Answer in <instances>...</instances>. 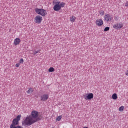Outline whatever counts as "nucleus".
I'll return each instance as SVG.
<instances>
[{
	"label": "nucleus",
	"instance_id": "f257e3e1",
	"mask_svg": "<svg viewBox=\"0 0 128 128\" xmlns=\"http://www.w3.org/2000/svg\"><path fill=\"white\" fill-rule=\"evenodd\" d=\"M36 121L33 120L32 118V116H27L24 120V121L22 122V124L25 126H32V124H36Z\"/></svg>",
	"mask_w": 128,
	"mask_h": 128
},
{
	"label": "nucleus",
	"instance_id": "f03ea898",
	"mask_svg": "<svg viewBox=\"0 0 128 128\" xmlns=\"http://www.w3.org/2000/svg\"><path fill=\"white\" fill-rule=\"evenodd\" d=\"M35 12L38 14L42 16H48L46 10L44 9L36 8L35 9Z\"/></svg>",
	"mask_w": 128,
	"mask_h": 128
},
{
	"label": "nucleus",
	"instance_id": "7ed1b4c3",
	"mask_svg": "<svg viewBox=\"0 0 128 128\" xmlns=\"http://www.w3.org/2000/svg\"><path fill=\"white\" fill-rule=\"evenodd\" d=\"M31 117L34 120L36 121V122L38 120V116H40V113L36 110L32 111L31 114Z\"/></svg>",
	"mask_w": 128,
	"mask_h": 128
},
{
	"label": "nucleus",
	"instance_id": "20e7f679",
	"mask_svg": "<svg viewBox=\"0 0 128 128\" xmlns=\"http://www.w3.org/2000/svg\"><path fill=\"white\" fill-rule=\"evenodd\" d=\"M42 16L40 15H38L35 17L34 22H36L38 24H42Z\"/></svg>",
	"mask_w": 128,
	"mask_h": 128
},
{
	"label": "nucleus",
	"instance_id": "39448f33",
	"mask_svg": "<svg viewBox=\"0 0 128 128\" xmlns=\"http://www.w3.org/2000/svg\"><path fill=\"white\" fill-rule=\"evenodd\" d=\"M60 2H55V6L54 8V10L55 12H60L62 8H60Z\"/></svg>",
	"mask_w": 128,
	"mask_h": 128
},
{
	"label": "nucleus",
	"instance_id": "423d86ee",
	"mask_svg": "<svg viewBox=\"0 0 128 128\" xmlns=\"http://www.w3.org/2000/svg\"><path fill=\"white\" fill-rule=\"evenodd\" d=\"M94 95L92 93H90L84 96V100H92L94 99Z\"/></svg>",
	"mask_w": 128,
	"mask_h": 128
},
{
	"label": "nucleus",
	"instance_id": "0eeeda50",
	"mask_svg": "<svg viewBox=\"0 0 128 128\" xmlns=\"http://www.w3.org/2000/svg\"><path fill=\"white\" fill-rule=\"evenodd\" d=\"M122 28H124L122 23H118L114 26V28L116 30H121Z\"/></svg>",
	"mask_w": 128,
	"mask_h": 128
},
{
	"label": "nucleus",
	"instance_id": "6e6552de",
	"mask_svg": "<svg viewBox=\"0 0 128 128\" xmlns=\"http://www.w3.org/2000/svg\"><path fill=\"white\" fill-rule=\"evenodd\" d=\"M105 22H112V17L110 14H106L104 16Z\"/></svg>",
	"mask_w": 128,
	"mask_h": 128
},
{
	"label": "nucleus",
	"instance_id": "1a4fd4ad",
	"mask_svg": "<svg viewBox=\"0 0 128 128\" xmlns=\"http://www.w3.org/2000/svg\"><path fill=\"white\" fill-rule=\"evenodd\" d=\"M96 24L97 26H102L104 24V20L102 19H98L96 22Z\"/></svg>",
	"mask_w": 128,
	"mask_h": 128
},
{
	"label": "nucleus",
	"instance_id": "9d476101",
	"mask_svg": "<svg viewBox=\"0 0 128 128\" xmlns=\"http://www.w3.org/2000/svg\"><path fill=\"white\" fill-rule=\"evenodd\" d=\"M41 100L42 102H46L50 98V96L48 94H44L41 96Z\"/></svg>",
	"mask_w": 128,
	"mask_h": 128
},
{
	"label": "nucleus",
	"instance_id": "9b49d317",
	"mask_svg": "<svg viewBox=\"0 0 128 128\" xmlns=\"http://www.w3.org/2000/svg\"><path fill=\"white\" fill-rule=\"evenodd\" d=\"M20 42H22V40L20 38H16L14 40V44L16 46H19V44H20Z\"/></svg>",
	"mask_w": 128,
	"mask_h": 128
},
{
	"label": "nucleus",
	"instance_id": "f8f14e48",
	"mask_svg": "<svg viewBox=\"0 0 128 128\" xmlns=\"http://www.w3.org/2000/svg\"><path fill=\"white\" fill-rule=\"evenodd\" d=\"M18 120L16 119H14L12 126H18Z\"/></svg>",
	"mask_w": 128,
	"mask_h": 128
},
{
	"label": "nucleus",
	"instance_id": "ddd939ff",
	"mask_svg": "<svg viewBox=\"0 0 128 128\" xmlns=\"http://www.w3.org/2000/svg\"><path fill=\"white\" fill-rule=\"evenodd\" d=\"M76 17L75 16H72L70 18V22H76Z\"/></svg>",
	"mask_w": 128,
	"mask_h": 128
},
{
	"label": "nucleus",
	"instance_id": "4468645a",
	"mask_svg": "<svg viewBox=\"0 0 128 128\" xmlns=\"http://www.w3.org/2000/svg\"><path fill=\"white\" fill-rule=\"evenodd\" d=\"M62 116H58V117L56 118V122H60V120H62Z\"/></svg>",
	"mask_w": 128,
	"mask_h": 128
},
{
	"label": "nucleus",
	"instance_id": "2eb2a0df",
	"mask_svg": "<svg viewBox=\"0 0 128 128\" xmlns=\"http://www.w3.org/2000/svg\"><path fill=\"white\" fill-rule=\"evenodd\" d=\"M112 100H118V94H114L112 96Z\"/></svg>",
	"mask_w": 128,
	"mask_h": 128
},
{
	"label": "nucleus",
	"instance_id": "dca6fc26",
	"mask_svg": "<svg viewBox=\"0 0 128 128\" xmlns=\"http://www.w3.org/2000/svg\"><path fill=\"white\" fill-rule=\"evenodd\" d=\"M32 92H34V89L32 88H30L27 92V94H32Z\"/></svg>",
	"mask_w": 128,
	"mask_h": 128
},
{
	"label": "nucleus",
	"instance_id": "f3484780",
	"mask_svg": "<svg viewBox=\"0 0 128 128\" xmlns=\"http://www.w3.org/2000/svg\"><path fill=\"white\" fill-rule=\"evenodd\" d=\"M56 70H54V68H50L49 70H48V72H54V71Z\"/></svg>",
	"mask_w": 128,
	"mask_h": 128
},
{
	"label": "nucleus",
	"instance_id": "a211bd4d",
	"mask_svg": "<svg viewBox=\"0 0 128 128\" xmlns=\"http://www.w3.org/2000/svg\"><path fill=\"white\" fill-rule=\"evenodd\" d=\"M60 6L62 8H64V6H66V3L64 2H62V3H60Z\"/></svg>",
	"mask_w": 128,
	"mask_h": 128
},
{
	"label": "nucleus",
	"instance_id": "6ab92c4d",
	"mask_svg": "<svg viewBox=\"0 0 128 128\" xmlns=\"http://www.w3.org/2000/svg\"><path fill=\"white\" fill-rule=\"evenodd\" d=\"M124 106H122L119 108V111L120 112H124Z\"/></svg>",
	"mask_w": 128,
	"mask_h": 128
},
{
	"label": "nucleus",
	"instance_id": "aec40b11",
	"mask_svg": "<svg viewBox=\"0 0 128 128\" xmlns=\"http://www.w3.org/2000/svg\"><path fill=\"white\" fill-rule=\"evenodd\" d=\"M110 28L109 27H106L104 29V32H108L110 31Z\"/></svg>",
	"mask_w": 128,
	"mask_h": 128
},
{
	"label": "nucleus",
	"instance_id": "412c9836",
	"mask_svg": "<svg viewBox=\"0 0 128 128\" xmlns=\"http://www.w3.org/2000/svg\"><path fill=\"white\" fill-rule=\"evenodd\" d=\"M10 128H22L20 126H14V125H11Z\"/></svg>",
	"mask_w": 128,
	"mask_h": 128
},
{
	"label": "nucleus",
	"instance_id": "4be33fe9",
	"mask_svg": "<svg viewBox=\"0 0 128 128\" xmlns=\"http://www.w3.org/2000/svg\"><path fill=\"white\" fill-rule=\"evenodd\" d=\"M22 118V116L19 115L17 116L15 120H17L18 121L20 122V118Z\"/></svg>",
	"mask_w": 128,
	"mask_h": 128
},
{
	"label": "nucleus",
	"instance_id": "5701e85b",
	"mask_svg": "<svg viewBox=\"0 0 128 128\" xmlns=\"http://www.w3.org/2000/svg\"><path fill=\"white\" fill-rule=\"evenodd\" d=\"M99 14H100V16H104V11H102V10L100 11Z\"/></svg>",
	"mask_w": 128,
	"mask_h": 128
},
{
	"label": "nucleus",
	"instance_id": "b1692460",
	"mask_svg": "<svg viewBox=\"0 0 128 128\" xmlns=\"http://www.w3.org/2000/svg\"><path fill=\"white\" fill-rule=\"evenodd\" d=\"M24 60L23 58H21L20 60V63L19 64H24Z\"/></svg>",
	"mask_w": 128,
	"mask_h": 128
},
{
	"label": "nucleus",
	"instance_id": "393cba45",
	"mask_svg": "<svg viewBox=\"0 0 128 128\" xmlns=\"http://www.w3.org/2000/svg\"><path fill=\"white\" fill-rule=\"evenodd\" d=\"M20 63L16 64V68H20Z\"/></svg>",
	"mask_w": 128,
	"mask_h": 128
},
{
	"label": "nucleus",
	"instance_id": "a878e982",
	"mask_svg": "<svg viewBox=\"0 0 128 128\" xmlns=\"http://www.w3.org/2000/svg\"><path fill=\"white\" fill-rule=\"evenodd\" d=\"M125 6H126V8H128V2H126V4H125Z\"/></svg>",
	"mask_w": 128,
	"mask_h": 128
},
{
	"label": "nucleus",
	"instance_id": "bb28decb",
	"mask_svg": "<svg viewBox=\"0 0 128 128\" xmlns=\"http://www.w3.org/2000/svg\"><path fill=\"white\" fill-rule=\"evenodd\" d=\"M40 52V51H37V52H36L35 53H34V55H36V54H38Z\"/></svg>",
	"mask_w": 128,
	"mask_h": 128
},
{
	"label": "nucleus",
	"instance_id": "cd10ccee",
	"mask_svg": "<svg viewBox=\"0 0 128 128\" xmlns=\"http://www.w3.org/2000/svg\"><path fill=\"white\" fill-rule=\"evenodd\" d=\"M126 76H128V70L127 71H126Z\"/></svg>",
	"mask_w": 128,
	"mask_h": 128
}]
</instances>
